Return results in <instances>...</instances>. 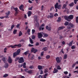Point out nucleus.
<instances>
[{
  "label": "nucleus",
  "instance_id": "55",
  "mask_svg": "<svg viewBox=\"0 0 78 78\" xmlns=\"http://www.w3.org/2000/svg\"><path fill=\"white\" fill-rule=\"evenodd\" d=\"M53 9H54V7H51L50 9V11H51Z\"/></svg>",
  "mask_w": 78,
  "mask_h": 78
},
{
  "label": "nucleus",
  "instance_id": "40",
  "mask_svg": "<svg viewBox=\"0 0 78 78\" xmlns=\"http://www.w3.org/2000/svg\"><path fill=\"white\" fill-rule=\"evenodd\" d=\"M10 13H11V12H10V11H8V13H5V14L7 16H9V15L10 14Z\"/></svg>",
  "mask_w": 78,
  "mask_h": 78
},
{
  "label": "nucleus",
  "instance_id": "37",
  "mask_svg": "<svg viewBox=\"0 0 78 78\" xmlns=\"http://www.w3.org/2000/svg\"><path fill=\"white\" fill-rule=\"evenodd\" d=\"M17 29H15L13 31V34H16V32H17Z\"/></svg>",
  "mask_w": 78,
  "mask_h": 78
},
{
  "label": "nucleus",
  "instance_id": "30",
  "mask_svg": "<svg viewBox=\"0 0 78 78\" xmlns=\"http://www.w3.org/2000/svg\"><path fill=\"white\" fill-rule=\"evenodd\" d=\"M69 23L67 21H66L64 23V25H65V26H67V25H69Z\"/></svg>",
  "mask_w": 78,
  "mask_h": 78
},
{
  "label": "nucleus",
  "instance_id": "57",
  "mask_svg": "<svg viewBox=\"0 0 78 78\" xmlns=\"http://www.w3.org/2000/svg\"><path fill=\"white\" fill-rule=\"evenodd\" d=\"M34 59V55H33L31 57V59L33 60Z\"/></svg>",
  "mask_w": 78,
  "mask_h": 78
},
{
  "label": "nucleus",
  "instance_id": "44",
  "mask_svg": "<svg viewBox=\"0 0 78 78\" xmlns=\"http://www.w3.org/2000/svg\"><path fill=\"white\" fill-rule=\"evenodd\" d=\"M76 23H78V16H77L76 17Z\"/></svg>",
  "mask_w": 78,
  "mask_h": 78
},
{
  "label": "nucleus",
  "instance_id": "61",
  "mask_svg": "<svg viewBox=\"0 0 78 78\" xmlns=\"http://www.w3.org/2000/svg\"><path fill=\"white\" fill-rule=\"evenodd\" d=\"M7 50V48H5L4 49V53H6V50Z\"/></svg>",
  "mask_w": 78,
  "mask_h": 78
},
{
  "label": "nucleus",
  "instance_id": "15",
  "mask_svg": "<svg viewBox=\"0 0 78 78\" xmlns=\"http://www.w3.org/2000/svg\"><path fill=\"white\" fill-rule=\"evenodd\" d=\"M9 47H11L12 48H16V44H15L14 45H11L8 47L9 48Z\"/></svg>",
  "mask_w": 78,
  "mask_h": 78
},
{
  "label": "nucleus",
  "instance_id": "4",
  "mask_svg": "<svg viewBox=\"0 0 78 78\" xmlns=\"http://www.w3.org/2000/svg\"><path fill=\"white\" fill-rule=\"evenodd\" d=\"M50 15H48L47 16L48 19H52L53 18V13H50Z\"/></svg>",
  "mask_w": 78,
  "mask_h": 78
},
{
  "label": "nucleus",
  "instance_id": "9",
  "mask_svg": "<svg viewBox=\"0 0 78 78\" xmlns=\"http://www.w3.org/2000/svg\"><path fill=\"white\" fill-rule=\"evenodd\" d=\"M19 8L20 10H21L22 11H24V9H23V4L21 5L20 7Z\"/></svg>",
  "mask_w": 78,
  "mask_h": 78
},
{
  "label": "nucleus",
  "instance_id": "17",
  "mask_svg": "<svg viewBox=\"0 0 78 78\" xmlns=\"http://www.w3.org/2000/svg\"><path fill=\"white\" fill-rule=\"evenodd\" d=\"M4 67L5 69H7V68L9 67V64H8V63H6L4 65Z\"/></svg>",
  "mask_w": 78,
  "mask_h": 78
},
{
  "label": "nucleus",
  "instance_id": "20",
  "mask_svg": "<svg viewBox=\"0 0 78 78\" xmlns=\"http://www.w3.org/2000/svg\"><path fill=\"white\" fill-rule=\"evenodd\" d=\"M37 68L39 70L42 69V66L38 65L37 66Z\"/></svg>",
  "mask_w": 78,
  "mask_h": 78
},
{
  "label": "nucleus",
  "instance_id": "18",
  "mask_svg": "<svg viewBox=\"0 0 78 78\" xmlns=\"http://www.w3.org/2000/svg\"><path fill=\"white\" fill-rule=\"evenodd\" d=\"M18 55L17 54V53H16V52H14L13 53V58H15L16 56H18Z\"/></svg>",
  "mask_w": 78,
  "mask_h": 78
},
{
  "label": "nucleus",
  "instance_id": "51",
  "mask_svg": "<svg viewBox=\"0 0 78 78\" xmlns=\"http://www.w3.org/2000/svg\"><path fill=\"white\" fill-rule=\"evenodd\" d=\"M2 60L3 61V62H5V57H3L2 58Z\"/></svg>",
  "mask_w": 78,
  "mask_h": 78
},
{
  "label": "nucleus",
  "instance_id": "56",
  "mask_svg": "<svg viewBox=\"0 0 78 78\" xmlns=\"http://www.w3.org/2000/svg\"><path fill=\"white\" fill-rule=\"evenodd\" d=\"M65 75H67L68 74V72L67 71H65L64 72Z\"/></svg>",
  "mask_w": 78,
  "mask_h": 78
},
{
  "label": "nucleus",
  "instance_id": "28",
  "mask_svg": "<svg viewBox=\"0 0 78 78\" xmlns=\"http://www.w3.org/2000/svg\"><path fill=\"white\" fill-rule=\"evenodd\" d=\"M40 41L41 42H45V41H46V40H45V39H44L43 38H41L40 40Z\"/></svg>",
  "mask_w": 78,
  "mask_h": 78
},
{
  "label": "nucleus",
  "instance_id": "64",
  "mask_svg": "<svg viewBox=\"0 0 78 78\" xmlns=\"http://www.w3.org/2000/svg\"><path fill=\"white\" fill-rule=\"evenodd\" d=\"M54 16H55V17H56V16H58V13H55Z\"/></svg>",
  "mask_w": 78,
  "mask_h": 78
},
{
  "label": "nucleus",
  "instance_id": "45",
  "mask_svg": "<svg viewBox=\"0 0 78 78\" xmlns=\"http://www.w3.org/2000/svg\"><path fill=\"white\" fill-rule=\"evenodd\" d=\"M13 9H14V10H15V11H18V8L17 7H16V8L14 7L13 8Z\"/></svg>",
  "mask_w": 78,
  "mask_h": 78
},
{
  "label": "nucleus",
  "instance_id": "54",
  "mask_svg": "<svg viewBox=\"0 0 78 78\" xmlns=\"http://www.w3.org/2000/svg\"><path fill=\"white\" fill-rule=\"evenodd\" d=\"M30 31H31V30H30V29H28L27 30V33H30Z\"/></svg>",
  "mask_w": 78,
  "mask_h": 78
},
{
  "label": "nucleus",
  "instance_id": "22",
  "mask_svg": "<svg viewBox=\"0 0 78 78\" xmlns=\"http://www.w3.org/2000/svg\"><path fill=\"white\" fill-rule=\"evenodd\" d=\"M45 26V24L44 23L42 24L41 26H40L39 28V31H41V28H42V27H44Z\"/></svg>",
  "mask_w": 78,
  "mask_h": 78
},
{
  "label": "nucleus",
  "instance_id": "48",
  "mask_svg": "<svg viewBox=\"0 0 78 78\" xmlns=\"http://www.w3.org/2000/svg\"><path fill=\"white\" fill-rule=\"evenodd\" d=\"M32 34H34V33H35V31H36L34 30V29H32Z\"/></svg>",
  "mask_w": 78,
  "mask_h": 78
},
{
  "label": "nucleus",
  "instance_id": "11",
  "mask_svg": "<svg viewBox=\"0 0 78 78\" xmlns=\"http://www.w3.org/2000/svg\"><path fill=\"white\" fill-rule=\"evenodd\" d=\"M58 70L56 68H54L53 71V73H58Z\"/></svg>",
  "mask_w": 78,
  "mask_h": 78
},
{
  "label": "nucleus",
  "instance_id": "5",
  "mask_svg": "<svg viewBox=\"0 0 78 78\" xmlns=\"http://www.w3.org/2000/svg\"><path fill=\"white\" fill-rule=\"evenodd\" d=\"M34 20L37 22V23L39 25V23H38V20H37V15H35L34 16Z\"/></svg>",
  "mask_w": 78,
  "mask_h": 78
},
{
  "label": "nucleus",
  "instance_id": "2",
  "mask_svg": "<svg viewBox=\"0 0 78 78\" xmlns=\"http://www.w3.org/2000/svg\"><path fill=\"white\" fill-rule=\"evenodd\" d=\"M38 37L39 39H41L43 37V34L41 32H38L37 33Z\"/></svg>",
  "mask_w": 78,
  "mask_h": 78
},
{
  "label": "nucleus",
  "instance_id": "12",
  "mask_svg": "<svg viewBox=\"0 0 78 78\" xmlns=\"http://www.w3.org/2000/svg\"><path fill=\"white\" fill-rule=\"evenodd\" d=\"M46 29L48 31H50L51 30V27H49L48 26H46Z\"/></svg>",
  "mask_w": 78,
  "mask_h": 78
},
{
  "label": "nucleus",
  "instance_id": "7",
  "mask_svg": "<svg viewBox=\"0 0 78 78\" xmlns=\"http://www.w3.org/2000/svg\"><path fill=\"white\" fill-rule=\"evenodd\" d=\"M31 52H34V53H36L37 51V50L34 48H32L31 49Z\"/></svg>",
  "mask_w": 78,
  "mask_h": 78
},
{
  "label": "nucleus",
  "instance_id": "53",
  "mask_svg": "<svg viewBox=\"0 0 78 78\" xmlns=\"http://www.w3.org/2000/svg\"><path fill=\"white\" fill-rule=\"evenodd\" d=\"M33 6H32L31 7H29L28 8L29 10H32L33 9Z\"/></svg>",
  "mask_w": 78,
  "mask_h": 78
},
{
  "label": "nucleus",
  "instance_id": "24",
  "mask_svg": "<svg viewBox=\"0 0 78 78\" xmlns=\"http://www.w3.org/2000/svg\"><path fill=\"white\" fill-rule=\"evenodd\" d=\"M43 34L44 35V37H47L48 36V35L45 34V33H43Z\"/></svg>",
  "mask_w": 78,
  "mask_h": 78
},
{
  "label": "nucleus",
  "instance_id": "31",
  "mask_svg": "<svg viewBox=\"0 0 78 78\" xmlns=\"http://www.w3.org/2000/svg\"><path fill=\"white\" fill-rule=\"evenodd\" d=\"M67 55L66 54L64 55V56L63 57V58L64 59H67Z\"/></svg>",
  "mask_w": 78,
  "mask_h": 78
},
{
  "label": "nucleus",
  "instance_id": "10",
  "mask_svg": "<svg viewBox=\"0 0 78 78\" xmlns=\"http://www.w3.org/2000/svg\"><path fill=\"white\" fill-rule=\"evenodd\" d=\"M64 18L66 20H67L68 22H70V20H69V16L68 17L67 16H64Z\"/></svg>",
  "mask_w": 78,
  "mask_h": 78
},
{
  "label": "nucleus",
  "instance_id": "33",
  "mask_svg": "<svg viewBox=\"0 0 78 78\" xmlns=\"http://www.w3.org/2000/svg\"><path fill=\"white\" fill-rule=\"evenodd\" d=\"M23 34L22 33V31H20L19 33V36H22V35Z\"/></svg>",
  "mask_w": 78,
  "mask_h": 78
},
{
  "label": "nucleus",
  "instance_id": "23",
  "mask_svg": "<svg viewBox=\"0 0 78 78\" xmlns=\"http://www.w3.org/2000/svg\"><path fill=\"white\" fill-rule=\"evenodd\" d=\"M21 51V50H20V49H19L17 50L16 53H17V54L19 55V54H20V53Z\"/></svg>",
  "mask_w": 78,
  "mask_h": 78
},
{
  "label": "nucleus",
  "instance_id": "29",
  "mask_svg": "<svg viewBox=\"0 0 78 78\" xmlns=\"http://www.w3.org/2000/svg\"><path fill=\"white\" fill-rule=\"evenodd\" d=\"M28 73H29V74H31L33 73V72H32V70H30L28 71L27 72Z\"/></svg>",
  "mask_w": 78,
  "mask_h": 78
},
{
  "label": "nucleus",
  "instance_id": "19",
  "mask_svg": "<svg viewBox=\"0 0 78 78\" xmlns=\"http://www.w3.org/2000/svg\"><path fill=\"white\" fill-rule=\"evenodd\" d=\"M32 14V12L31 11H29L27 13V14L28 15V17H30L31 16V15Z\"/></svg>",
  "mask_w": 78,
  "mask_h": 78
},
{
  "label": "nucleus",
  "instance_id": "3",
  "mask_svg": "<svg viewBox=\"0 0 78 78\" xmlns=\"http://www.w3.org/2000/svg\"><path fill=\"white\" fill-rule=\"evenodd\" d=\"M18 62H19V63H23V62H24V59L23 57H20L19 59Z\"/></svg>",
  "mask_w": 78,
  "mask_h": 78
},
{
  "label": "nucleus",
  "instance_id": "47",
  "mask_svg": "<svg viewBox=\"0 0 78 78\" xmlns=\"http://www.w3.org/2000/svg\"><path fill=\"white\" fill-rule=\"evenodd\" d=\"M29 69H34V66L32 65L29 67Z\"/></svg>",
  "mask_w": 78,
  "mask_h": 78
},
{
  "label": "nucleus",
  "instance_id": "1",
  "mask_svg": "<svg viewBox=\"0 0 78 78\" xmlns=\"http://www.w3.org/2000/svg\"><path fill=\"white\" fill-rule=\"evenodd\" d=\"M55 9H61V4L58 5V2H57L55 5Z\"/></svg>",
  "mask_w": 78,
  "mask_h": 78
},
{
  "label": "nucleus",
  "instance_id": "50",
  "mask_svg": "<svg viewBox=\"0 0 78 78\" xmlns=\"http://www.w3.org/2000/svg\"><path fill=\"white\" fill-rule=\"evenodd\" d=\"M14 27H15L14 25V24L12 25L11 27V30H12V29H13V28H14Z\"/></svg>",
  "mask_w": 78,
  "mask_h": 78
},
{
  "label": "nucleus",
  "instance_id": "49",
  "mask_svg": "<svg viewBox=\"0 0 78 78\" xmlns=\"http://www.w3.org/2000/svg\"><path fill=\"white\" fill-rule=\"evenodd\" d=\"M31 38L32 39H35V38H36V36L33 35L32 36Z\"/></svg>",
  "mask_w": 78,
  "mask_h": 78
},
{
  "label": "nucleus",
  "instance_id": "27",
  "mask_svg": "<svg viewBox=\"0 0 78 78\" xmlns=\"http://www.w3.org/2000/svg\"><path fill=\"white\" fill-rule=\"evenodd\" d=\"M48 69L46 68L44 69V73H48Z\"/></svg>",
  "mask_w": 78,
  "mask_h": 78
},
{
  "label": "nucleus",
  "instance_id": "16",
  "mask_svg": "<svg viewBox=\"0 0 78 78\" xmlns=\"http://www.w3.org/2000/svg\"><path fill=\"white\" fill-rule=\"evenodd\" d=\"M73 40L71 41L70 43L69 44L67 43V45H68L70 47H71V46L72 45V44H73Z\"/></svg>",
  "mask_w": 78,
  "mask_h": 78
},
{
  "label": "nucleus",
  "instance_id": "34",
  "mask_svg": "<svg viewBox=\"0 0 78 78\" xmlns=\"http://www.w3.org/2000/svg\"><path fill=\"white\" fill-rule=\"evenodd\" d=\"M18 13H19V12H18V11H15V16H17Z\"/></svg>",
  "mask_w": 78,
  "mask_h": 78
},
{
  "label": "nucleus",
  "instance_id": "36",
  "mask_svg": "<svg viewBox=\"0 0 78 78\" xmlns=\"http://www.w3.org/2000/svg\"><path fill=\"white\" fill-rule=\"evenodd\" d=\"M50 58V55H47L46 56V58L47 59H49V58Z\"/></svg>",
  "mask_w": 78,
  "mask_h": 78
},
{
  "label": "nucleus",
  "instance_id": "46",
  "mask_svg": "<svg viewBox=\"0 0 78 78\" xmlns=\"http://www.w3.org/2000/svg\"><path fill=\"white\" fill-rule=\"evenodd\" d=\"M66 6H67V5H66V4H64L63 6L62 7V8L63 9H64V8H66Z\"/></svg>",
  "mask_w": 78,
  "mask_h": 78
},
{
  "label": "nucleus",
  "instance_id": "21",
  "mask_svg": "<svg viewBox=\"0 0 78 78\" xmlns=\"http://www.w3.org/2000/svg\"><path fill=\"white\" fill-rule=\"evenodd\" d=\"M69 25L71 27V28H73L74 27V25L72 23H69Z\"/></svg>",
  "mask_w": 78,
  "mask_h": 78
},
{
  "label": "nucleus",
  "instance_id": "25",
  "mask_svg": "<svg viewBox=\"0 0 78 78\" xmlns=\"http://www.w3.org/2000/svg\"><path fill=\"white\" fill-rule=\"evenodd\" d=\"M47 50V48L46 47H44L43 48L42 50H44V51H46Z\"/></svg>",
  "mask_w": 78,
  "mask_h": 78
},
{
  "label": "nucleus",
  "instance_id": "42",
  "mask_svg": "<svg viewBox=\"0 0 78 78\" xmlns=\"http://www.w3.org/2000/svg\"><path fill=\"white\" fill-rule=\"evenodd\" d=\"M19 57H17L15 58L14 61H15L16 62L17 61H18V60H19Z\"/></svg>",
  "mask_w": 78,
  "mask_h": 78
},
{
  "label": "nucleus",
  "instance_id": "52",
  "mask_svg": "<svg viewBox=\"0 0 78 78\" xmlns=\"http://www.w3.org/2000/svg\"><path fill=\"white\" fill-rule=\"evenodd\" d=\"M39 45V43L38 42H37L35 43V45L36 46H37V45Z\"/></svg>",
  "mask_w": 78,
  "mask_h": 78
},
{
  "label": "nucleus",
  "instance_id": "6",
  "mask_svg": "<svg viewBox=\"0 0 78 78\" xmlns=\"http://www.w3.org/2000/svg\"><path fill=\"white\" fill-rule=\"evenodd\" d=\"M55 60L57 63H60L61 62V60H60V58L59 57H57L55 58Z\"/></svg>",
  "mask_w": 78,
  "mask_h": 78
},
{
  "label": "nucleus",
  "instance_id": "35",
  "mask_svg": "<svg viewBox=\"0 0 78 78\" xmlns=\"http://www.w3.org/2000/svg\"><path fill=\"white\" fill-rule=\"evenodd\" d=\"M16 47H18L19 48L20 47H22V45L20 44H16Z\"/></svg>",
  "mask_w": 78,
  "mask_h": 78
},
{
  "label": "nucleus",
  "instance_id": "14",
  "mask_svg": "<svg viewBox=\"0 0 78 78\" xmlns=\"http://www.w3.org/2000/svg\"><path fill=\"white\" fill-rule=\"evenodd\" d=\"M65 28V27L63 26L60 27L58 28V31H59V30H61L64 29V28Z\"/></svg>",
  "mask_w": 78,
  "mask_h": 78
},
{
  "label": "nucleus",
  "instance_id": "8",
  "mask_svg": "<svg viewBox=\"0 0 78 78\" xmlns=\"http://www.w3.org/2000/svg\"><path fill=\"white\" fill-rule=\"evenodd\" d=\"M8 61L9 63H10V64H11V63H12V59H11V57H10V56H9V57Z\"/></svg>",
  "mask_w": 78,
  "mask_h": 78
},
{
  "label": "nucleus",
  "instance_id": "26",
  "mask_svg": "<svg viewBox=\"0 0 78 78\" xmlns=\"http://www.w3.org/2000/svg\"><path fill=\"white\" fill-rule=\"evenodd\" d=\"M61 21V18L60 17H59L58 18V20H57V22H60V21Z\"/></svg>",
  "mask_w": 78,
  "mask_h": 78
},
{
  "label": "nucleus",
  "instance_id": "41",
  "mask_svg": "<svg viewBox=\"0 0 78 78\" xmlns=\"http://www.w3.org/2000/svg\"><path fill=\"white\" fill-rule=\"evenodd\" d=\"M30 41L31 44H33V40H32V39H31V38L30 39Z\"/></svg>",
  "mask_w": 78,
  "mask_h": 78
},
{
  "label": "nucleus",
  "instance_id": "62",
  "mask_svg": "<svg viewBox=\"0 0 78 78\" xmlns=\"http://www.w3.org/2000/svg\"><path fill=\"white\" fill-rule=\"evenodd\" d=\"M67 28H68V29H70L71 28V27H70L69 25L67 26Z\"/></svg>",
  "mask_w": 78,
  "mask_h": 78
},
{
  "label": "nucleus",
  "instance_id": "38",
  "mask_svg": "<svg viewBox=\"0 0 78 78\" xmlns=\"http://www.w3.org/2000/svg\"><path fill=\"white\" fill-rule=\"evenodd\" d=\"M74 5V3L73 2L72 3H71L69 5V6H73Z\"/></svg>",
  "mask_w": 78,
  "mask_h": 78
},
{
  "label": "nucleus",
  "instance_id": "59",
  "mask_svg": "<svg viewBox=\"0 0 78 78\" xmlns=\"http://www.w3.org/2000/svg\"><path fill=\"white\" fill-rule=\"evenodd\" d=\"M43 78V76L41 75H40L38 76V78Z\"/></svg>",
  "mask_w": 78,
  "mask_h": 78
},
{
  "label": "nucleus",
  "instance_id": "58",
  "mask_svg": "<svg viewBox=\"0 0 78 78\" xmlns=\"http://www.w3.org/2000/svg\"><path fill=\"white\" fill-rule=\"evenodd\" d=\"M76 47L75 46H73L71 47V48L72 49H75V48Z\"/></svg>",
  "mask_w": 78,
  "mask_h": 78
},
{
  "label": "nucleus",
  "instance_id": "13",
  "mask_svg": "<svg viewBox=\"0 0 78 78\" xmlns=\"http://www.w3.org/2000/svg\"><path fill=\"white\" fill-rule=\"evenodd\" d=\"M68 18L69 19H70V20H72V19H73V15H70L68 16Z\"/></svg>",
  "mask_w": 78,
  "mask_h": 78
},
{
  "label": "nucleus",
  "instance_id": "60",
  "mask_svg": "<svg viewBox=\"0 0 78 78\" xmlns=\"http://www.w3.org/2000/svg\"><path fill=\"white\" fill-rule=\"evenodd\" d=\"M77 1H78V0H74V2L75 4H76V3H77Z\"/></svg>",
  "mask_w": 78,
  "mask_h": 78
},
{
  "label": "nucleus",
  "instance_id": "39",
  "mask_svg": "<svg viewBox=\"0 0 78 78\" xmlns=\"http://www.w3.org/2000/svg\"><path fill=\"white\" fill-rule=\"evenodd\" d=\"M8 76V74H5L3 75V78H6V77H7V76Z\"/></svg>",
  "mask_w": 78,
  "mask_h": 78
},
{
  "label": "nucleus",
  "instance_id": "43",
  "mask_svg": "<svg viewBox=\"0 0 78 78\" xmlns=\"http://www.w3.org/2000/svg\"><path fill=\"white\" fill-rule=\"evenodd\" d=\"M29 53V50H28L24 52V55H27V54H28Z\"/></svg>",
  "mask_w": 78,
  "mask_h": 78
},
{
  "label": "nucleus",
  "instance_id": "63",
  "mask_svg": "<svg viewBox=\"0 0 78 78\" xmlns=\"http://www.w3.org/2000/svg\"><path fill=\"white\" fill-rule=\"evenodd\" d=\"M75 65H76V64H75V63L73 64L72 65V68H74V67H75Z\"/></svg>",
  "mask_w": 78,
  "mask_h": 78
},
{
  "label": "nucleus",
  "instance_id": "32",
  "mask_svg": "<svg viewBox=\"0 0 78 78\" xmlns=\"http://www.w3.org/2000/svg\"><path fill=\"white\" fill-rule=\"evenodd\" d=\"M57 70H61V68L60 67V66L59 65H58L56 68Z\"/></svg>",
  "mask_w": 78,
  "mask_h": 78
}]
</instances>
